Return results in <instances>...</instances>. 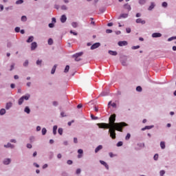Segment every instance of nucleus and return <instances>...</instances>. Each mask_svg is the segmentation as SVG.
Segmentation results:
<instances>
[{"label":"nucleus","mask_w":176,"mask_h":176,"mask_svg":"<svg viewBox=\"0 0 176 176\" xmlns=\"http://www.w3.org/2000/svg\"><path fill=\"white\" fill-rule=\"evenodd\" d=\"M140 5H145L146 3V0H139Z\"/></svg>","instance_id":"obj_34"},{"label":"nucleus","mask_w":176,"mask_h":176,"mask_svg":"<svg viewBox=\"0 0 176 176\" xmlns=\"http://www.w3.org/2000/svg\"><path fill=\"white\" fill-rule=\"evenodd\" d=\"M91 118L92 120H97V119H98V117H96L93 114L91 115Z\"/></svg>","instance_id":"obj_47"},{"label":"nucleus","mask_w":176,"mask_h":176,"mask_svg":"<svg viewBox=\"0 0 176 176\" xmlns=\"http://www.w3.org/2000/svg\"><path fill=\"white\" fill-rule=\"evenodd\" d=\"M14 31L15 32H20V27H16Z\"/></svg>","instance_id":"obj_52"},{"label":"nucleus","mask_w":176,"mask_h":176,"mask_svg":"<svg viewBox=\"0 0 176 176\" xmlns=\"http://www.w3.org/2000/svg\"><path fill=\"white\" fill-rule=\"evenodd\" d=\"M24 112L28 113V115H30V113H31V109H30V107L26 106L24 109Z\"/></svg>","instance_id":"obj_14"},{"label":"nucleus","mask_w":176,"mask_h":176,"mask_svg":"<svg viewBox=\"0 0 176 176\" xmlns=\"http://www.w3.org/2000/svg\"><path fill=\"white\" fill-rule=\"evenodd\" d=\"M21 20L23 23H25V21H27V16H25V15L22 16L21 18Z\"/></svg>","instance_id":"obj_27"},{"label":"nucleus","mask_w":176,"mask_h":176,"mask_svg":"<svg viewBox=\"0 0 176 176\" xmlns=\"http://www.w3.org/2000/svg\"><path fill=\"white\" fill-rule=\"evenodd\" d=\"M65 21H67V16H65V14H63L60 17V22L64 23H65Z\"/></svg>","instance_id":"obj_16"},{"label":"nucleus","mask_w":176,"mask_h":176,"mask_svg":"<svg viewBox=\"0 0 176 176\" xmlns=\"http://www.w3.org/2000/svg\"><path fill=\"white\" fill-rule=\"evenodd\" d=\"M57 129H58L57 125H55V126H53V134H54V135H56V134H57Z\"/></svg>","instance_id":"obj_23"},{"label":"nucleus","mask_w":176,"mask_h":176,"mask_svg":"<svg viewBox=\"0 0 176 176\" xmlns=\"http://www.w3.org/2000/svg\"><path fill=\"white\" fill-rule=\"evenodd\" d=\"M48 45H53V39L52 38H49L48 39Z\"/></svg>","instance_id":"obj_45"},{"label":"nucleus","mask_w":176,"mask_h":176,"mask_svg":"<svg viewBox=\"0 0 176 176\" xmlns=\"http://www.w3.org/2000/svg\"><path fill=\"white\" fill-rule=\"evenodd\" d=\"M13 10V6L6 7V10Z\"/></svg>","instance_id":"obj_56"},{"label":"nucleus","mask_w":176,"mask_h":176,"mask_svg":"<svg viewBox=\"0 0 176 176\" xmlns=\"http://www.w3.org/2000/svg\"><path fill=\"white\" fill-rule=\"evenodd\" d=\"M102 149V145H99L95 148V153H98Z\"/></svg>","instance_id":"obj_17"},{"label":"nucleus","mask_w":176,"mask_h":176,"mask_svg":"<svg viewBox=\"0 0 176 176\" xmlns=\"http://www.w3.org/2000/svg\"><path fill=\"white\" fill-rule=\"evenodd\" d=\"M129 14H121L118 19H127Z\"/></svg>","instance_id":"obj_19"},{"label":"nucleus","mask_w":176,"mask_h":176,"mask_svg":"<svg viewBox=\"0 0 176 176\" xmlns=\"http://www.w3.org/2000/svg\"><path fill=\"white\" fill-rule=\"evenodd\" d=\"M123 146V142H118L117 143V146Z\"/></svg>","instance_id":"obj_53"},{"label":"nucleus","mask_w":176,"mask_h":176,"mask_svg":"<svg viewBox=\"0 0 176 176\" xmlns=\"http://www.w3.org/2000/svg\"><path fill=\"white\" fill-rule=\"evenodd\" d=\"M69 71V65H66L65 68V70H64V72L65 74H67V72H68Z\"/></svg>","instance_id":"obj_36"},{"label":"nucleus","mask_w":176,"mask_h":176,"mask_svg":"<svg viewBox=\"0 0 176 176\" xmlns=\"http://www.w3.org/2000/svg\"><path fill=\"white\" fill-rule=\"evenodd\" d=\"M109 124L107 123H98L97 126L99 129H109V127H126L129 124L124 122H116V114H112L109 118Z\"/></svg>","instance_id":"obj_1"},{"label":"nucleus","mask_w":176,"mask_h":176,"mask_svg":"<svg viewBox=\"0 0 176 176\" xmlns=\"http://www.w3.org/2000/svg\"><path fill=\"white\" fill-rule=\"evenodd\" d=\"M140 148H145V144L144 143H140L138 144Z\"/></svg>","instance_id":"obj_48"},{"label":"nucleus","mask_w":176,"mask_h":176,"mask_svg":"<svg viewBox=\"0 0 176 176\" xmlns=\"http://www.w3.org/2000/svg\"><path fill=\"white\" fill-rule=\"evenodd\" d=\"M101 46V43H95L91 46V50H94V49H98Z\"/></svg>","instance_id":"obj_6"},{"label":"nucleus","mask_w":176,"mask_h":176,"mask_svg":"<svg viewBox=\"0 0 176 176\" xmlns=\"http://www.w3.org/2000/svg\"><path fill=\"white\" fill-rule=\"evenodd\" d=\"M164 174H166V171H164V170H160V176H163V175H164Z\"/></svg>","instance_id":"obj_50"},{"label":"nucleus","mask_w":176,"mask_h":176,"mask_svg":"<svg viewBox=\"0 0 176 176\" xmlns=\"http://www.w3.org/2000/svg\"><path fill=\"white\" fill-rule=\"evenodd\" d=\"M106 33H107V34H112V30L107 29V30H106Z\"/></svg>","instance_id":"obj_64"},{"label":"nucleus","mask_w":176,"mask_h":176,"mask_svg":"<svg viewBox=\"0 0 176 176\" xmlns=\"http://www.w3.org/2000/svg\"><path fill=\"white\" fill-rule=\"evenodd\" d=\"M121 64L123 67H127L129 63H127V57H124L121 59Z\"/></svg>","instance_id":"obj_5"},{"label":"nucleus","mask_w":176,"mask_h":176,"mask_svg":"<svg viewBox=\"0 0 176 176\" xmlns=\"http://www.w3.org/2000/svg\"><path fill=\"white\" fill-rule=\"evenodd\" d=\"M124 6L125 9H127V10H129V12H130V10H131V6H130V5L125 4Z\"/></svg>","instance_id":"obj_28"},{"label":"nucleus","mask_w":176,"mask_h":176,"mask_svg":"<svg viewBox=\"0 0 176 176\" xmlns=\"http://www.w3.org/2000/svg\"><path fill=\"white\" fill-rule=\"evenodd\" d=\"M64 130L63 129V128H58V133L60 135H63V133Z\"/></svg>","instance_id":"obj_29"},{"label":"nucleus","mask_w":176,"mask_h":176,"mask_svg":"<svg viewBox=\"0 0 176 176\" xmlns=\"http://www.w3.org/2000/svg\"><path fill=\"white\" fill-rule=\"evenodd\" d=\"M61 10H67L68 9V8L67 7V6L65 5H63L61 7H60Z\"/></svg>","instance_id":"obj_42"},{"label":"nucleus","mask_w":176,"mask_h":176,"mask_svg":"<svg viewBox=\"0 0 176 176\" xmlns=\"http://www.w3.org/2000/svg\"><path fill=\"white\" fill-rule=\"evenodd\" d=\"M176 39V36H172L168 38V42H171V41H174Z\"/></svg>","instance_id":"obj_37"},{"label":"nucleus","mask_w":176,"mask_h":176,"mask_svg":"<svg viewBox=\"0 0 176 176\" xmlns=\"http://www.w3.org/2000/svg\"><path fill=\"white\" fill-rule=\"evenodd\" d=\"M81 171H82V170H80V168H78L76 170V174L79 175V174H80Z\"/></svg>","instance_id":"obj_61"},{"label":"nucleus","mask_w":176,"mask_h":176,"mask_svg":"<svg viewBox=\"0 0 176 176\" xmlns=\"http://www.w3.org/2000/svg\"><path fill=\"white\" fill-rule=\"evenodd\" d=\"M48 26L50 28H54V23H49Z\"/></svg>","instance_id":"obj_54"},{"label":"nucleus","mask_w":176,"mask_h":176,"mask_svg":"<svg viewBox=\"0 0 176 176\" xmlns=\"http://www.w3.org/2000/svg\"><path fill=\"white\" fill-rule=\"evenodd\" d=\"M72 26L73 28H77L78 23L76 22H72Z\"/></svg>","instance_id":"obj_33"},{"label":"nucleus","mask_w":176,"mask_h":176,"mask_svg":"<svg viewBox=\"0 0 176 176\" xmlns=\"http://www.w3.org/2000/svg\"><path fill=\"white\" fill-rule=\"evenodd\" d=\"M11 162H12V160H11L10 158H6V159L3 160V164H5L6 166H8V165L10 164Z\"/></svg>","instance_id":"obj_7"},{"label":"nucleus","mask_w":176,"mask_h":176,"mask_svg":"<svg viewBox=\"0 0 176 176\" xmlns=\"http://www.w3.org/2000/svg\"><path fill=\"white\" fill-rule=\"evenodd\" d=\"M160 146L162 149H166V143L164 142H161Z\"/></svg>","instance_id":"obj_25"},{"label":"nucleus","mask_w":176,"mask_h":176,"mask_svg":"<svg viewBox=\"0 0 176 176\" xmlns=\"http://www.w3.org/2000/svg\"><path fill=\"white\" fill-rule=\"evenodd\" d=\"M12 42H8L7 43V47L10 49V47H12Z\"/></svg>","instance_id":"obj_46"},{"label":"nucleus","mask_w":176,"mask_h":176,"mask_svg":"<svg viewBox=\"0 0 176 176\" xmlns=\"http://www.w3.org/2000/svg\"><path fill=\"white\" fill-rule=\"evenodd\" d=\"M135 23H137V24H145V23H146L144 20H142L140 18H138L136 19Z\"/></svg>","instance_id":"obj_9"},{"label":"nucleus","mask_w":176,"mask_h":176,"mask_svg":"<svg viewBox=\"0 0 176 176\" xmlns=\"http://www.w3.org/2000/svg\"><path fill=\"white\" fill-rule=\"evenodd\" d=\"M131 138V135L130 133H127L126 136L125 137V140L126 141H129V140H130Z\"/></svg>","instance_id":"obj_35"},{"label":"nucleus","mask_w":176,"mask_h":176,"mask_svg":"<svg viewBox=\"0 0 176 176\" xmlns=\"http://www.w3.org/2000/svg\"><path fill=\"white\" fill-rule=\"evenodd\" d=\"M30 64V62L28 60H25V63H23V67H28V65Z\"/></svg>","instance_id":"obj_39"},{"label":"nucleus","mask_w":176,"mask_h":176,"mask_svg":"<svg viewBox=\"0 0 176 176\" xmlns=\"http://www.w3.org/2000/svg\"><path fill=\"white\" fill-rule=\"evenodd\" d=\"M15 3L16 5H21L22 3H24V0H17Z\"/></svg>","instance_id":"obj_30"},{"label":"nucleus","mask_w":176,"mask_h":176,"mask_svg":"<svg viewBox=\"0 0 176 176\" xmlns=\"http://www.w3.org/2000/svg\"><path fill=\"white\" fill-rule=\"evenodd\" d=\"M109 54H111V56H118V52L116 51L109 50Z\"/></svg>","instance_id":"obj_20"},{"label":"nucleus","mask_w":176,"mask_h":176,"mask_svg":"<svg viewBox=\"0 0 176 176\" xmlns=\"http://www.w3.org/2000/svg\"><path fill=\"white\" fill-rule=\"evenodd\" d=\"M155 8V3H151V6L148 7V10H152Z\"/></svg>","instance_id":"obj_32"},{"label":"nucleus","mask_w":176,"mask_h":176,"mask_svg":"<svg viewBox=\"0 0 176 176\" xmlns=\"http://www.w3.org/2000/svg\"><path fill=\"white\" fill-rule=\"evenodd\" d=\"M123 127L124 126H109V133L110 134L111 138H112V140H116V131H120V133H123Z\"/></svg>","instance_id":"obj_2"},{"label":"nucleus","mask_w":176,"mask_h":176,"mask_svg":"<svg viewBox=\"0 0 176 176\" xmlns=\"http://www.w3.org/2000/svg\"><path fill=\"white\" fill-rule=\"evenodd\" d=\"M118 46H120V47H122V46H127L128 43L126 41H119L118 43Z\"/></svg>","instance_id":"obj_8"},{"label":"nucleus","mask_w":176,"mask_h":176,"mask_svg":"<svg viewBox=\"0 0 176 176\" xmlns=\"http://www.w3.org/2000/svg\"><path fill=\"white\" fill-rule=\"evenodd\" d=\"M153 38H160L162 36L161 33H153L152 34Z\"/></svg>","instance_id":"obj_18"},{"label":"nucleus","mask_w":176,"mask_h":176,"mask_svg":"<svg viewBox=\"0 0 176 176\" xmlns=\"http://www.w3.org/2000/svg\"><path fill=\"white\" fill-rule=\"evenodd\" d=\"M57 68V65H54L51 70L52 75H54V74L56 72V69Z\"/></svg>","instance_id":"obj_22"},{"label":"nucleus","mask_w":176,"mask_h":176,"mask_svg":"<svg viewBox=\"0 0 176 176\" xmlns=\"http://www.w3.org/2000/svg\"><path fill=\"white\" fill-rule=\"evenodd\" d=\"M12 105H13V103H12L11 102L6 103V109H7V110L10 109V108H12Z\"/></svg>","instance_id":"obj_15"},{"label":"nucleus","mask_w":176,"mask_h":176,"mask_svg":"<svg viewBox=\"0 0 176 176\" xmlns=\"http://www.w3.org/2000/svg\"><path fill=\"white\" fill-rule=\"evenodd\" d=\"M14 65H15L14 63H12V64L10 65V71H12V69H14Z\"/></svg>","instance_id":"obj_57"},{"label":"nucleus","mask_w":176,"mask_h":176,"mask_svg":"<svg viewBox=\"0 0 176 176\" xmlns=\"http://www.w3.org/2000/svg\"><path fill=\"white\" fill-rule=\"evenodd\" d=\"M131 49L132 50H136V49H140V45L132 46Z\"/></svg>","instance_id":"obj_43"},{"label":"nucleus","mask_w":176,"mask_h":176,"mask_svg":"<svg viewBox=\"0 0 176 176\" xmlns=\"http://www.w3.org/2000/svg\"><path fill=\"white\" fill-rule=\"evenodd\" d=\"M5 113H6V110L5 109H1L0 110L1 116H3V115H5Z\"/></svg>","instance_id":"obj_24"},{"label":"nucleus","mask_w":176,"mask_h":176,"mask_svg":"<svg viewBox=\"0 0 176 176\" xmlns=\"http://www.w3.org/2000/svg\"><path fill=\"white\" fill-rule=\"evenodd\" d=\"M30 142H34L35 141V138L34 136H31L30 138Z\"/></svg>","instance_id":"obj_55"},{"label":"nucleus","mask_w":176,"mask_h":176,"mask_svg":"<svg viewBox=\"0 0 176 176\" xmlns=\"http://www.w3.org/2000/svg\"><path fill=\"white\" fill-rule=\"evenodd\" d=\"M81 56H83V52H82L72 55V58H74L75 61H80V60H82V59L79 57H81Z\"/></svg>","instance_id":"obj_4"},{"label":"nucleus","mask_w":176,"mask_h":176,"mask_svg":"<svg viewBox=\"0 0 176 176\" xmlns=\"http://www.w3.org/2000/svg\"><path fill=\"white\" fill-rule=\"evenodd\" d=\"M36 64V65H42V60H37Z\"/></svg>","instance_id":"obj_41"},{"label":"nucleus","mask_w":176,"mask_h":176,"mask_svg":"<svg viewBox=\"0 0 176 176\" xmlns=\"http://www.w3.org/2000/svg\"><path fill=\"white\" fill-rule=\"evenodd\" d=\"M72 123H75V120H72V121L69 122L67 123L68 126H72Z\"/></svg>","instance_id":"obj_59"},{"label":"nucleus","mask_w":176,"mask_h":176,"mask_svg":"<svg viewBox=\"0 0 176 176\" xmlns=\"http://www.w3.org/2000/svg\"><path fill=\"white\" fill-rule=\"evenodd\" d=\"M52 105H54V107H57L58 105V102L57 101L52 102Z\"/></svg>","instance_id":"obj_49"},{"label":"nucleus","mask_w":176,"mask_h":176,"mask_svg":"<svg viewBox=\"0 0 176 176\" xmlns=\"http://www.w3.org/2000/svg\"><path fill=\"white\" fill-rule=\"evenodd\" d=\"M78 153H79V155H83V150L82 149H78Z\"/></svg>","instance_id":"obj_58"},{"label":"nucleus","mask_w":176,"mask_h":176,"mask_svg":"<svg viewBox=\"0 0 176 176\" xmlns=\"http://www.w3.org/2000/svg\"><path fill=\"white\" fill-rule=\"evenodd\" d=\"M153 159L154 160H157L159 159V154H155Z\"/></svg>","instance_id":"obj_51"},{"label":"nucleus","mask_w":176,"mask_h":176,"mask_svg":"<svg viewBox=\"0 0 176 176\" xmlns=\"http://www.w3.org/2000/svg\"><path fill=\"white\" fill-rule=\"evenodd\" d=\"M38 47V44L36 42H33L31 44V50H35Z\"/></svg>","instance_id":"obj_11"},{"label":"nucleus","mask_w":176,"mask_h":176,"mask_svg":"<svg viewBox=\"0 0 176 176\" xmlns=\"http://www.w3.org/2000/svg\"><path fill=\"white\" fill-rule=\"evenodd\" d=\"M100 164H102V166H104L105 168H107V170H109V166L108 165V164H107V162H105L104 161L102 160H100Z\"/></svg>","instance_id":"obj_10"},{"label":"nucleus","mask_w":176,"mask_h":176,"mask_svg":"<svg viewBox=\"0 0 176 176\" xmlns=\"http://www.w3.org/2000/svg\"><path fill=\"white\" fill-rule=\"evenodd\" d=\"M136 91H139V92L142 91V87H141V86H138L136 87Z\"/></svg>","instance_id":"obj_38"},{"label":"nucleus","mask_w":176,"mask_h":176,"mask_svg":"<svg viewBox=\"0 0 176 176\" xmlns=\"http://www.w3.org/2000/svg\"><path fill=\"white\" fill-rule=\"evenodd\" d=\"M56 18L53 17V18L52 19V23L56 24Z\"/></svg>","instance_id":"obj_60"},{"label":"nucleus","mask_w":176,"mask_h":176,"mask_svg":"<svg viewBox=\"0 0 176 176\" xmlns=\"http://www.w3.org/2000/svg\"><path fill=\"white\" fill-rule=\"evenodd\" d=\"M74 162H72V160H69L67 161V164H68L69 166H71L72 164H73Z\"/></svg>","instance_id":"obj_44"},{"label":"nucleus","mask_w":176,"mask_h":176,"mask_svg":"<svg viewBox=\"0 0 176 176\" xmlns=\"http://www.w3.org/2000/svg\"><path fill=\"white\" fill-rule=\"evenodd\" d=\"M126 31L127 34H130V32H131V29L130 28H127L126 29Z\"/></svg>","instance_id":"obj_62"},{"label":"nucleus","mask_w":176,"mask_h":176,"mask_svg":"<svg viewBox=\"0 0 176 176\" xmlns=\"http://www.w3.org/2000/svg\"><path fill=\"white\" fill-rule=\"evenodd\" d=\"M154 127H155V126H153V125L146 126L142 129V131H145V130H151V129H153Z\"/></svg>","instance_id":"obj_13"},{"label":"nucleus","mask_w":176,"mask_h":176,"mask_svg":"<svg viewBox=\"0 0 176 176\" xmlns=\"http://www.w3.org/2000/svg\"><path fill=\"white\" fill-rule=\"evenodd\" d=\"M168 6V4L166 1H164L162 4V8H167Z\"/></svg>","instance_id":"obj_40"},{"label":"nucleus","mask_w":176,"mask_h":176,"mask_svg":"<svg viewBox=\"0 0 176 176\" xmlns=\"http://www.w3.org/2000/svg\"><path fill=\"white\" fill-rule=\"evenodd\" d=\"M33 166H34V167H36V168H39V164H38L36 163V162H34V163H33Z\"/></svg>","instance_id":"obj_63"},{"label":"nucleus","mask_w":176,"mask_h":176,"mask_svg":"<svg viewBox=\"0 0 176 176\" xmlns=\"http://www.w3.org/2000/svg\"><path fill=\"white\" fill-rule=\"evenodd\" d=\"M4 148H10V149H14V145L8 142L7 144H4Z\"/></svg>","instance_id":"obj_12"},{"label":"nucleus","mask_w":176,"mask_h":176,"mask_svg":"<svg viewBox=\"0 0 176 176\" xmlns=\"http://www.w3.org/2000/svg\"><path fill=\"white\" fill-rule=\"evenodd\" d=\"M33 41H34V36H29V38H28L26 42L28 43H31V42H33Z\"/></svg>","instance_id":"obj_21"},{"label":"nucleus","mask_w":176,"mask_h":176,"mask_svg":"<svg viewBox=\"0 0 176 176\" xmlns=\"http://www.w3.org/2000/svg\"><path fill=\"white\" fill-rule=\"evenodd\" d=\"M108 94H109V91H107V92L104 91V92H102V93L100 94V96H101L102 97H104V96H108Z\"/></svg>","instance_id":"obj_31"},{"label":"nucleus","mask_w":176,"mask_h":176,"mask_svg":"<svg viewBox=\"0 0 176 176\" xmlns=\"http://www.w3.org/2000/svg\"><path fill=\"white\" fill-rule=\"evenodd\" d=\"M41 133H42V135H46V133H47V130L46 129V128H43Z\"/></svg>","instance_id":"obj_26"},{"label":"nucleus","mask_w":176,"mask_h":176,"mask_svg":"<svg viewBox=\"0 0 176 176\" xmlns=\"http://www.w3.org/2000/svg\"><path fill=\"white\" fill-rule=\"evenodd\" d=\"M31 98V94H26L25 96H23L21 97L19 100H18V104L19 105H23V102H24V100L25 101H28Z\"/></svg>","instance_id":"obj_3"}]
</instances>
